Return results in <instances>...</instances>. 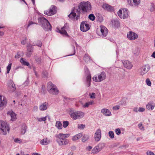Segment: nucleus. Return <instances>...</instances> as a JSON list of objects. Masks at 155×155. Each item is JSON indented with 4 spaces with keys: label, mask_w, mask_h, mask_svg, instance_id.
Returning a JSON list of instances; mask_svg holds the SVG:
<instances>
[{
    "label": "nucleus",
    "mask_w": 155,
    "mask_h": 155,
    "mask_svg": "<svg viewBox=\"0 0 155 155\" xmlns=\"http://www.w3.org/2000/svg\"><path fill=\"white\" fill-rule=\"evenodd\" d=\"M56 7L54 5L52 6L50 8L49 11L51 15H54L56 13Z\"/></svg>",
    "instance_id": "393cba45"
},
{
    "label": "nucleus",
    "mask_w": 155,
    "mask_h": 155,
    "mask_svg": "<svg viewBox=\"0 0 155 155\" xmlns=\"http://www.w3.org/2000/svg\"><path fill=\"white\" fill-rule=\"evenodd\" d=\"M101 131L100 129H98L96 131L94 138L96 141L98 142L101 138Z\"/></svg>",
    "instance_id": "4468645a"
},
{
    "label": "nucleus",
    "mask_w": 155,
    "mask_h": 155,
    "mask_svg": "<svg viewBox=\"0 0 155 155\" xmlns=\"http://www.w3.org/2000/svg\"><path fill=\"white\" fill-rule=\"evenodd\" d=\"M101 112L105 116H110L111 115L110 111L106 108H103L101 110Z\"/></svg>",
    "instance_id": "6ab92c4d"
},
{
    "label": "nucleus",
    "mask_w": 155,
    "mask_h": 155,
    "mask_svg": "<svg viewBox=\"0 0 155 155\" xmlns=\"http://www.w3.org/2000/svg\"><path fill=\"white\" fill-rule=\"evenodd\" d=\"M69 112L70 117L74 120L81 119L84 115L83 112L80 111H74V109L73 108H70Z\"/></svg>",
    "instance_id": "20e7f679"
},
{
    "label": "nucleus",
    "mask_w": 155,
    "mask_h": 155,
    "mask_svg": "<svg viewBox=\"0 0 155 155\" xmlns=\"http://www.w3.org/2000/svg\"><path fill=\"white\" fill-rule=\"evenodd\" d=\"M82 136V133H80L73 136L72 139L73 141H76L79 139Z\"/></svg>",
    "instance_id": "a878e982"
},
{
    "label": "nucleus",
    "mask_w": 155,
    "mask_h": 155,
    "mask_svg": "<svg viewBox=\"0 0 155 155\" xmlns=\"http://www.w3.org/2000/svg\"><path fill=\"white\" fill-rule=\"evenodd\" d=\"M111 22L112 25L115 27H118L119 26V22L117 20H113Z\"/></svg>",
    "instance_id": "cd10ccee"
},
{
    "label": "nucleus",
    "mask_w": 155,
    "mask_h": 155,
    "mask_svg": "<svg viewBox=\"0 0 155 155\" xmlns=\"http://www.w3.org/2000/svg\"><path fill=\"white\" fill-rule=\"evenodd\" d=\"M124 66L126 68L130 69L133 66L131 63L128 60H124L122 61Z\"/></svg>",
    "instance_id": "f3484780"
},
{
    "label": "nucleus",
    "mask_w": 155,
    "mask_h": 155,
    "mask_svg": "<svg viewBox=\"0 0 155 155\" xmlns=\"http://www.w3.org/2000/svg\"><path fill=\"white\" fill-rule=\"evenodd\" d=\"M84 60L86 62H88L90 59V57L88 56V54H85L84 57Z\"/></svg>",
    "instance_id": "7c9ffc66"
},
{
    "label": "nucleus",
    "mask_w": 155,
    "mask_h": 155,
    "mask_svg": "<svg viewBox=\"0 0 155 155\" xmlns=\"http://www.w3.org/2000/svg\"><path fill=\"white\" fill-rule=\"evenodd\" d=\"M47 89L49 93L52 95H56L59 93V90L57 86L51 82L47 84Z\"/></svg>",
    "instance_id": "39448f33"
},
{
    "label": "nucleus",
    "mask_w": 155,
    "mask_h": 155,
    "mask_svg": "<svg viewBox=\"0 0 155 155\" xmlns=\"http://www.w3.org/2000/svg\"><path fill=\"white\" fill-rule=\"evenodd\" d=\"M108 134L109 137L111 139H113L114 137V134L113 131H110L108 133Z\"/></svg>",
    "instance_id": "c9c22d12"
},
{
    "label": "nucleus",
    "mask_w": 155,
    "mask_h": 155,
    "mask_svg": "<svg viewBox=\"0 0 155 155\" xmlns=\"http://www.w3.org/2000/svg\"><path fill=\"white\" fill-rule=\"evenodd\" d=\"M105 146L104 143H100L95 146L91 151V153L94 154L97 153L103 149Z\"/></svg>",
    "instance_id": "1a4fd4ad"
},
{
    "label": "nucleus",
    "mask_w": 155,
    "mask_h": 155,
    "mask_svg": "<svg viewBox=\"0 0 155 155\" xmlns=\"http://www.w3.org/2000/svg\"><path fill=\"white\" fill-rule=\"evenodd\" d=\"M44 13L46 15H51L49 11H44Z\"/></svg>",
    "instance_id": "e2e57ef3"
},
{
    "label": "nucleus",
    "mask_w": 155,
    "mask_h": 155,
    "mask_svg": "<svg viewBox=\"0 0 155 155\" xmlns=\"http://www.w3.org/2000/svg\"><path fill=\"white\" fill-rule=\"evenodd\" d=\"M33 70H34L35 74V75L37 77L38 76V74H37L36 71H35V67L33 68Z\"/></svg>",
    "instance_id": "774afa93"
},
{
    "label": "nucleus",
    "mask_w": 155,
    "mask_h": 155,
    "mask_svg": "<svg viewBox=\"0 0 155 155\" xmlns=\"http://www.w3.org/2000/svg\"><path fill=\"white\" fill-rule=\"evenodd\" d=\"M56 126L58 129H61L62 128V125L61 123L58 121L56 122Z\"/></svg>",
    "instance_id": "c756f323"
},
{
    "label": "nucleus",
    "mask_w": 155,
    "mask_h": 155,
    "mask_svg": "<svg viewBox=\"0 0 155 155\" xmlns=\"http://www.w3.org/2000/svg\"><path fill=\"white\" fill-rule=\"evenodd\" d=\"M89 106V104L88 102L86 103L85 104H84V107H88Z\"/></svg>",
    "instance_id": "338daca9"
},
{
    "label": "nucleus",
    "mask_w": 155,
    "mask_h": 155,
    "mask_svg": "<svg viewBox=\"0 0 155 155\" xmlns=\"http://www.w3.org/2000/svg\"><path fill=\"white\" fill-rule=\"evenodd\" d=\"M69 28V27L68 24L66 23L65 24L64 26L61 28V30H60V29H58V32L63 35H65L66 36H68L69 35L67 33L66 31L68 30Z\"/></svg>",
    "instance_id": "9b49d317"
},
{
    "label": "nucleus",
    "mask_w": 155,
    "mask_h": 155,
    "mask_svg": "<svg viewBox=\"0 0 155 155\" xmlns=\"http://www.w3.org/2000/svg\"><path fill=\"white\" fill-rule=\"evenodd\" d=\"M69 122L68 121H64L63 122V127L64 128L66 127L69 125Z\"/></svg>",
    "instance_id": "a19ab883"
},
{
    "label": "nucleus",
    "mask_w": 155,
    "mask_h": 155,
    "mask_svg": "<svg viewBox=\"0 0 155 155\" xmlns=\"http://www.w3.org/2000/svg\"><path fill=\"white\" fill-rule=\"evenodd\" d=\"M128 15L127 11L126 10V12H124L123 14V15L122 16V18L125 19L127 18L128 17Z\"/></svg>",
    "instance_id": "72a5a7b5"
},
{
    "label": "nucleus",
    "mask_w": 155,
    "mask_h": 155,
    "mask_svg": "<svg viewBox=\"0 0 155 155\" xmlns=\"http://www.w3.org/2000/svg\"><path fill=\"white\" fill-rule=\"evenodd\" d=\"M8 85L10 88H13L14 91L16 89L15 85L13 81L12 80H10L8 81Z\"/></svg>",
    "instance_id": "aec40b11"
},
{
    "label": "nucleus",
    "mask_w": 155,
    "mask_h": 155,
    "mask_svg": "<svg viewBox=\"0 0 155 155\" xmlns=\"http://www.w3.org/2000/svg\"><path fill=\"white\" fill-rule=\"evenodd\" d=\"M33 50V48L32 46L30 44L28 45L27 46V50L28 51H30V52L32 53Z\"/></svg>",
    "instance_id": "2f4dec72"
},
{
    "label": "nucleus",
    "mask_w": 155,
    "mask_h": 155,
    "mask_svg": "<svg viewBox=\"0 0 155 155\" xmlns=\"http://www.w3.org/2000/svg\"><path fill=\"white\" fill-rule=\"evenodd\" d=\"M7 103V100L4 96H0V107L6 105Z\"/></svg>",
    "instance_id": "a211bd4d"
},
{
    "label": "nucleus",
    "mask_w": 155,
    "mask_h": 155,
    "mask_svg": "<svg viewBox=\"0 0 155 155\" xmlns=\"http://www.w3.org/2000/svg\"><path fill=\"white\" fill-rule=\"evenodd\" d=\"M78 7V9L80 10V11H82L84 12H89L91 10V3L88 1L81 2Z\"/></svg>",
    "instance_id": "7ed1b4c3"
},
{
    "label": "nucleus",
    "mask_w": 155,
    "mask_h": 155,
    "mask_svg": "<svg viewBox=\"0 0 155 155\" xmlns=\"http://www.w3.org/2000/svg\"><path fill=\"white\" fill-rule=\"evenodd\" d=\"M145 109L143 107H139L138 109V111L140 112H143L145 111Z\"/></svg>",
    "instance_id": "bf43d9fd"
},
{
    "label": "nucleus",
    "mask_w": 155,
    "mask_h": 155,
    "mask_svg": "<svg viewBox=\"0 0 155 155\" xmlns=\"http://www.w3.org/2000/svg\"><path fill=\"white\" fill-rule=\"evenodd\" d=\"M68 136L69 134H64L63 133H61L56 136L57 138L56 141L59 146L66 145L69 142L68 140L66 139Z\"/></svg>",
    "instance_id": "f03ea898"
},
{
    "label": "nucleus",
    "mask_w": 155,
    "mask_h": 155,
    "mask_svg": "<svg viewBox=\"0 0 155 155\" xmlns=\"http://www.w3.org/2000/svg\"><path fill=\"white\" fill-rule=\"evenodd\" d=\"M51 141L49 140H48L47 138L42 140L40 141V144L43 145H46L49 144Z\"/></svg>",
    "instance_id": "b1692460"
},
{
    "label": "nucleus",
    "mask_w": 155,
    "mask_h": 155,
    "mask_svg": "<svg viewBox=\"0 0 155 155\" xmlns=\"http://www.w3.org/2000/svg\"><path fill=\"white\" fill-rule=\"evenodd\" d=\"M127 37L130 40H135L137 38L138 35L135 32L130 31L127 34Z\"/></svg>",
    "instance_id": "ddd939ff"
},
{
    "label": "nucleus",
    "mask_w": 155,
    "mask_h": 155,
    "mask_svg": "<svg viewBox=\"0 0 155 155\" xmlns=\"http://www.w3.org/2000/svg\"><path fill=\"white\" fill-rule=\"evenodd\" d=\"M11 117V120L12 121H14L16 119V114L15 113L12 111H10L8 112L7 113Z\"/></svg>",
    "instance_id": "5701e85b"
},
{
    "label": "nucleus",
    "mask_w": 155,
    "mask_h": 155,
    "mask_svg": "<svg viewBox=\"0 0 155 155\" xmlns=\"http://www.w3.org/2000/svg\"><path fill=\"white\" fill-rule=\"evenodd\" d=\"M115 133L117 135H119L121 134V132L120 129L117 128L115 130Z\"/></svg>",
    "instance_id": "3c124183"
},
{
    "label": "nucleus",
    "mask_w": 155,
    "mask_h": 155,
    "mask_svg": "<svg viewBox=\"0 0 155 155\" xmlns=\"http://www.w3.org/2000/svg\"><path fill=\"white\" fill-rule=\"evenodd\" d=\"M14 141L15 143H20L22 142V141L21 140L18 138H16L14 140Z\"/></svg>",
    "instance_id": "8fccbe9b"
},
{
    "label": "nucleus",
    "mask_w": 155,
    "mask_h": 155,
    "mask_svg": "<svg viewBox=\"0 0 155 155\" xmlns=\"http://www.w3.org/2000/svg\"><path fill=\"white\" fill-rule=\"evenodd\" d=\"M47 116L45 117H43L41 118H37V120L38 121L41 122L42 121H45L46 120V117Z\"/></svg>",
    "instance_id": "4c0bfd02"
},
{
    "label": "nucleus",
    "mask_w": 155,
    "mask_h": 155,
    "mask_svg": "<svg viewBox=\"0 0 155 155\" xmlns=\"http://www.w3.org/2000/svg\"><path fill=\"white\" fill-rule=\"evenodd\" d=\"M98 20L100 22H102L103 20V17L102 16L99 17L98 18Z\"/></svg>",
    "instance_id": "69168bd1"
},
{
    "label": "nucleus",
    "mask_w": 155,
    "mask_h": 155,
    "mask_svg": "<svg viewBox=\"0 0 155 155\" xmlns=\"http://www.w3.org/2000/svg\"><path fill=\"white\" fill-rule=\"evenodd\" d=\"M74 9L72 10L68 17L71 19L75 18L77 20L80 18L81 12L78 9H75L74 7Z\"/></svg>",
    "instance_id": "0eeeda50"
},
{
    "label": "nucleus",
    "mask_w": 155,
    "mask_h": 155,
    "mask_svg": "<svg viewBox=\"0 0 155 155\" xmlns=\"http://www.w3.org/2000/svg\"><path fill=\"white\" fill-rule=\"evenodd\" d=\"M27 39V37H25V39L24 40H22L21 41V44L22 45H25L26 43V40Z\"/></svg>",
    "instance_id": "13d9d810"
},
{
    "label": "nucleus",
    "mask_w": 155,
    "mask_h": 155,
    "mask_svg": "<svg viewBox=\"0 0 155 155\" xmlns=\"http://www.w3.org/2000/svg\"><path fill=\"white\" fill-rule=\"evenodd\" d=\"M146 82L147 84L149 86H150L151 85V83L150 81V79L149 78H147L146 80Z\"/></svg>",
    "instance_id": "c03bdc74"
},
{
    "label": "nucleus",
    "mask_w": 155,
    "mask_h": 155,
    "mask_svg": "<svg viewBox=\"0 0 155 155\" xmlns=\"http://www.w3.org/2000/svg\"><path fill=\"white\" fill-rule=\"evenodd\" d=\"M138 127L140 130H144V127L143 126L142 124H138Z\"/></svg>",
    "instance_id": "5fc2aeb1"
},
{
    "label": "nucleus",
    "mask_w": 155,
    "mask_h": 155,
    "mask_svg": "<svg viewBox=\"0 0 155 155\" xmlns=\"http://www.w3.org/2000/svg\"><path fill=\"white\" fill-rule=\"evenodd\" d=\"M147 155H155L153 152L151 151H147L146 152Z\"/></svg>",
    "instance_id": "4d7b16f0"
},
{
    "label": "nucleus",
    "mask_w": 155,
    "mask_h": 155,
    "mask_svg": "<svg viewBox=\"0 0 155 155\" xmlns=\"http://www.w3.org/2000/svg\"><path fill=\"white\" fill-rule=\"evenodd\" d=\"M106 77V73L104 72H101L97 76H95L93 78L94 81L97 82H101L104 80Z\"/></svg>",
    "instance_id": "6e6552de"
},
{
    "label": "nucleus",
    "mask_w": 155,
    "mask_h": 155,
    "mask_svg": "<svg viewBox=\"0 0 155 155\" xmlns=\"http://www.w3.org/2000/svg\"><path fill=\"white\" fill-rule=\"evenodd\" d=\"M127 2L128 4L130 6L133 5L132 0H127Z\"/></svg>",
    "instance_id": "0e129e2a"
},
{
    "label": "nucleus",
    "mask_w": 155,
    "mask_h": 155,
    "mask_svg": "<svg viewBox=\"0 0 155 155\" xmlns=\"http://www.w3.org/2000/svg\"><path fill=\"white\" fill-rule=\"evenodd\" d=\"M33 24L38 25V24L37 22H33L32 21H29L28 22V24L27 25V28H28L30 26Z\"/></svg>",
    "instance_id": "ea45409f"
},
{
    "label": "nucleus",
    "mask_w": 155,
    "mask_h": 155,
    "mask_svg": "<svg viewBox=\"0 0 155 155\" xmlns=\"http://www.w3.org/2000/svg\"><path fill=\"white\" fill-rule=\"evenodd\" d=\"M140 69V74L143 76L149 71L150 69V66L148 64H146L141 67Z\"/></svg>",
    "instance_id": "9d476101"
},
{
    "label": "nucleus",
    "mask_w": 155,
    "mask_h": 155,
    "mask_svg": "<svg viewBox=\"0 0 155 155\" xmlns=\"http://www.w3.org/2000/svg\"><path fill=\"white\" fill-rule=\"evenodd\" d=\"M85 73L86 75L90 74V72L87 66H85L84 68Z\"/></svg>",
    "instance_id": "58836bf2"
},
{
    "label": "nucleus",
    "mask_w": 155,
    "mask_h": 155,
    "mask_svg": "<svg viewBox=\"0 0 155 155\" xmlns=\"http://www.w3.org/2000/svg\"><path fill=\"white\" fill-rule=\"evenodd\" d=\"M146 107L148 110H152L154 108L155 104L152 102H150L147 104Z\"/></svg>",
    "instance_id": "412c9836"
},
{
    "label": "nucleus",
    "mask_w": 155,
    "mask_h": 155,
    "mask_svg": "<svg viewBox=\"0 0 155 155\" xmlns=\"http://www.w3.org/2000/svg\"><path fill=\"white\" fill-rule=\"evenodd\" d=\"M12 64L11 63H9L8 66L7 67L6 69L7 70V71L6 72V74H8L9 73V71L11 70V66H12Z\"/></svg>",
    "instance_id": "f704fd0d"
},
{
    "label": "nucleus",
    "mask_w": 155,
    "mask_h": 155,
    "mask_svg": "<svg viewBox=\"0 0 155 155\" xmlns=\"http://www.w3.org/2000/svg\"><path fill=\"white\" fill-rule=\"evenodd\" d=\"M120 107L119 106L117 105L113 107V109L115 110H117L119 109Z\"/></svg>",
    "instance_id": "052dcab7"
},
{
    "label": "nucleus",
    "mask_w": 155,
    "mask_h": 155,
    "mask_svg": "<svg viewBox=\"0 0 155 155\" xmlns=\"http://www.w3.org/2000/svg\"><path fill=\"white\" fill-rule=\"evenodd\" d=\"M85 127V125L83 124H80L78 125V128L79 129H84Z\"/></svg>",
    "instance_id": "49530a36"
},
{
    "label": "nucleus",
    "mask_w": 155,
    "mask_h": 155,
    "mask_svg": "<svg viewBox=\"0 0 155 155\" xmlns=\"http://www.w3.org/2000/svg\"><path fill=\"white\" fill-rule=\"evenodd\" d=\"M72 49L73 51V53L72 54L68 55V56L73 55L75 54V47L74 45L72 46Z\"/></svg>",
    "instance_id": "de8ad7c7"
},
{
    "label": "nucleus",
    "mask_w": 155,
    "mask_h": 155,
    "mask_svg": "<svg viewBox=\"0 0 155 155\" xmlns=\"http://www.w3.org/2000/svg\"><path fill=\"white\" fill-rule=\"evenodd\" d=\"M27 127L25 124L23 125L21 130V133L22 135L24 134L26 131Z\"/></svg>",
    "instance_id": "c85d7f7f"
},
{
    "label": "nucleus",
    "mask_w": 155,
    "mask_h": 155,
    "mask_svg": "<svg viewBox=\"0 0 155 155\" xmlns=\"http://www.w3.org/2000/svg\"><path fill=\"white\" fill-rule=\"evenodd\" d=\"M86 76V82H91V74L87 75Z\"/></svg>",
    "instance_id": "37998d69"
},
{
    "label": "nucleus",
    "mask_w": 155,
    "mask_h": 155,
    "mask_svg": "<svg viewBox=\"0 0 155 155\" xmlns=\"http://www.w3.org/2000/svg\"><path fill=\"white\" fill-rule=\"evenodd\" d=\"M20 62L23 65L27 66H28L30 65L29 63L26 61L25 59H24L23 58H21Z\"/></svg>",
    "instance_id": "bb28decb"
},
{
    "label": "nucleus",
    "mask_w": 155,
    "mask_h": 155,
    "mask_svg": "<svg viewBox=\"0 0 155 155\" xmlns=\"http://www.w3.org/2000/svg\"><path fill=\"white\" fill-rule=\"evenodd\" d=\"M100 30L103 36L105 37L108 34V30L104 26L101 25L100 26Z\"/></svg>",
    "instance_id": "2eb2a0df"
},
{
    "label": "nucleus",
    "mask_w": 155,
    "mask_h": 155,
    "mask_svg": "<svg viewBox=\"0 0 155 155\" xmlns=\"http://www.w3.org/2000/svg\"><path fill=\"white\" fill-rule=\"evenodd\" d=\"M41 88V92L43 94H45V93L44 91H45V87L43 85L42 86Z\"/></svg>",
    "instance_id": "6e6d98bb"
},
{
    "label": "nucleus",
    "mask_w": 155,
    "mask_h": 155,
    "mask_svg": "<svg viewBox=\"0 0 155 155\" xmlns=\"http://www.w3.org/2000/svg\"><path fill=\"white\" fill-rule=\"evenodd\" d=\"M42 74L43 77L44 78L47 77L48 75V73L46 71H43Z\"/></svg>",
    "instance_id": "864d4df0"
},
{
    "label": "nucleus",
    "mask_w": 155,
    "mask_h": 155,
    "mask_svg": "<svg viewBox=\"0 0 155 155\" xmlns=\"http://www.w3.org/2000/svg\"><path fill=\"white\" fill-rule=\"evenodd\" d=\"M20 57V55L19 52H18L17 54L15 56V58H18Z\"/></svg>",
    "instance_id": "680f3d73"
},
{
    "label": "nucleus",
    "mask_w": 155,
    "mask_h": 155,
    "mask_svg": "<svg viewBox=\"0 0 155 155\" xmlns=\"http://www.w3.org/2000/svg\"><path fill=\"white\" fill-rule=\"evenodd\" d=\"M38 22L45 31H51L52 27L48 21L43 17H40L38 18Z\"/></svg>",
    "instance_id": "f257e3e1"
},
{
    "label": "nucleus",
    "mask_w": 155,
    "mask_h": 155,
    "mask_svg": "<svg viewBox=\"0 0 155 155\" xmlns=\"http://www.w3.org/2000/svg\"><path fill=\"white\" fill-rule=\"evenodd\" d=\"M48 106V103L46 102L44 103L40 106L39 109L41 110H46L47 109Z\"/></svg>",
    "instance_id": "4be33fe9"
},
{
    "label": "nucleus",
    "mask_w": 155,
    "mask_h": 155,
    "mask_svg": "<svg viewBox=\"0 0 155 155\" xmlns=\"http://www.w3.org/2000/svg\"><path fill=\"white\" fill-rule=\"evenodd\" d=\"M90 28L88 24L85 23L84 21L81 22L80 25V29L81 31L83 32L87 31L90 29Z\"/></svg>",
    "instance_id": "f8f14e48"
},
{
    "label": "nucleus",
    "mask_w": 155,
    "mask_h": 155,
    "mask_svg": "<svg viewBox=\"0 0 155 155\" xmlns=\"http://www.w3.org/2000/svg\"><path fill=\"white\" fill-rule=\"evenodd\" d=\"M133 2L135 6L139 5L140 2V0H133Z\"/></svg>",
    "instance_id": "79ce46f5"
},
{
    "label": "nucleus",
    "mask_w": 155,
    "mask_h": 155,
    "mask_svg": "<svg viewBox=\"0 0 155 155\" xmlns=\"http://www.w3.org/2000/svg\"><path fill=\"white\" fill-rule=\"evenodd\" d=\"M89 137V136L87 135H84L82 138V141L83 142H84L85 141H86L87 140Z\"/></svg>",
    "instance_id": "473e14b6"
},
{
    "label": "nucleus",
    "mask_w": 155,
    "mask_h": 155,
    "mask_svg": "<svg viewBox=\"0 0 155 155\" xmlns=\"http://www.w3.org/2000/svg\"><path fill=\"white\" fill-rule=\"evenodd\" d=\"M102 8L108 11L112 12L114 11V8L107 4H104L102 6Z\"/></svg>",
    "instance_id": "dca6fc26"
},
{
    "label": "nucleus",
    "mask_w": 155,
    "mask_h": 155,
    "mask_svg": "<svg viewBox=\"0 0 155 155\" xmlns=\"http://www.w3.org/2000/svg\"><path fill=\"white\" fill-rule=\"evenodd\" d=\"M32 54L31 52H30V51H27V52L26 53V56L28 57H30Z\"/></svg>",
    "instance_id": "09e8293b"
},
{
    "label": "nucleus",
    "mask_w": 155,
    "mask_h": 155,
    "mask_svg": "<svg viewBox=\"0 0 155 155\" xmlns=\"http://www.w3.org/2000/svg\"><path fill=\"white\" fill-rule=\"evenodd\" d=\"M122 11L121 9H120L117 12L118 16L121 18H122Z\"/></svg>",
    "instance_id": "603ef678"
},
{
    "label": "nucleus",
    "mask_w": 155,
    "mask_h": 155,
    "mask_svg": "<svg viewBox=\"0 0 155 155\" xmlns=\"http://www.w3.org/2000/svg\"><path fill=\"white\" fill-rule=\"evenodd\" d=\"M42 45V43L41 41L39 40L37 41L35 44V45L41 47Z\"/></svg>",
    "instance_id": "a18cd8bd"
},
{
    "label": "nucleus",
    "mask_w": 155,
    "mask_h": 155,
    "mask_svg": "<svg viewBox=\"0 0 155 155\" xmlns=\"http://www.w3.org/2000/svg\"><path fill=\"white\" fill-rule=\"evenodd\" d=\"M9 130L8 125L6 122L0 120V134L6 135L7 131L9 132Z\"/></svg>",
    "instance_id": "423d86ee"
},
{
    "label": "nucleus",
    "mask_w": 155,
    "mask_h": 155,
    "mask_svg": "<svg viewBox=\"0 0 155 155\" xmlns=\"http://www.w3.org/2000/svg\"><path fill=\"white\" fill-rule=\"evenodd\" d=\"M88 18L90 20L93 21L94 20L95 17L93 14H91L89 15Z\"/></svg>",
    "instance_id": "e433bc0d"
}]
</instances>
